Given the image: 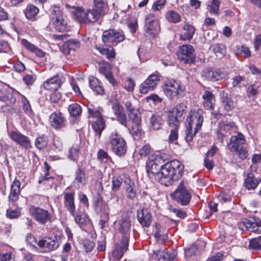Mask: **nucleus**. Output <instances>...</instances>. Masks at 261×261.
<instances>
[{"label":"nucleus","mask_w":261,"mask_h":261,"mask_svg":"<svg viewBox=\"0 0 261 261\" xmlns=\"http://www.w3.org/2000/svg\"><path fill=\"white\" fill-rule=\"evenodd\" d=\"M163 158L159 155L150 156L146 165V171L150 177H154L161 184L171 185L182 176L184 166L178 160H172L162 165Z\"/></svg>","instance_id":"1"},{"label":"nucleus","mask_w":261,"mask_h":261,"mask_svg":"<svg viewBox=\"0 0 261 261\" xmlns=\"http://www.w3.org/2000/svg\"><path fill=\"white\" fill-rule=\"evenodd\" d=\"M166 3V0H158L153 4L152 9L153 11H159L164 7Z\"/></svg>","instance_id":"60"},{"label":"nucleus","mask_w":261,"mask_h":261,"mask_svg":"<svg viewBox=\"0 0 261 261\" xmlns=\"http://www.w3.org/2000/svg\"><path fill=\"white\" fill-rule=\"evenodd\" d=\"M260 182V178H257L253 173H249L244 179V186L248 190H254Z\"/></svg>","instance_id":"24"},{"label":"nucleus","mask_w":261,"mask_h":261,"mask_svg":"<svg viewBox=\"0 0 261 261\" xmlns=\"http://www.w3.org/2000/svg\"><path fill=\"white\" fill-rule=\"evenodd\" d=\"M37 245L40 249V252H47L57 249L60 246V243L57 237H54L53 238H48L39 240Z\"/></svg>","instance_id":"14"},{"label":"nucleus","mask_w":261,"mask_h":261,"mask_svg":"<svg viewBox=\"0 0 261 261\" xmlns=\"http://www.w3.org/2000/svg\"><path fill=\"white\" fill-rule=\"evenodd\" d=\"M92 123V126L95 133V135L99 138L102 130L105 127V123L103 119L97 120H91L89 121Z\"/></svg>","instance_id":"34"},{"label":"nucleus","mask_w":261,"mask_h":261,"mask_svg":"<svg viewBox=\"0 0 261 261\" xmlns=\"http://www.w3.org/2000/svg\"><path fill=\"white\" fill-rule=\"evenodd\" d=\"M112 109L116 116L124 112L123 107L118 102H115L113 104Z\"/></svg>","instance_id":"62"},{"label":"nucleus","mask_w":261,"mask_h":261,"mask_svg":"<svg viewBox=\"0 0 261 261\" xmlns=\"http://www.w3.org/2000/svg\"><path fill=\"white\" fill-rule=\"evenodd\" d=\"M49 123L55 129H60L65 126L66 119L60 112H55L49 116Z\"/></svg>","instance_id":"16"},{"label":"nucleus","mask_w":261,"mask_h":261,"mask_svg":"<svg viewBox=\"0 0 261 261\" xmlns=\"http://www.w3.org/2000/svg\"><path fill=\"white\" fill-rule=\"evenodd\" d=\"M112 188L113 191H117L119 189L123 182V179L120 176H114L112 178Z\"/></svg>","instance_id":"56"},{"label":"nucleus","mask_w":261,"mask_h":261,"mask_svg":"<svg viewBox=\"0 0 261 261\" xmlns=\"http://www.w3.org/2000/svg\"><path fill=\"white\" fill-rule=\"evenodd\" d=\"M20 194V182L15 178L10 186V190L8 196L9 201L16 202L19 199Z\"/></svg>","instance_id":"21"},{"label":"nucleus","mask_w":261,"mask_h":261,"mask_svg":"<svg viewBox=\"0 0 261 261\" xmlns=\"http://www.w3.org/2000/svg\"><path fill=\"white\" fill-rule=\"evenodd\" d=\"M164 122L161 116L153 114L150 118L149 126L153 129L159 130L162 128Z\"/></svg>","instance_id":"36"},{"label":"nucleus","mask_w":261,"mask_h":261,"mask_svg":"<svg viewBox=\"0 0 261 261\" xmlns=\"http://www.w3.org/2000/svg\"><path fill=\"white\" fill-rule=\"evenodd\" d=\"M96 211L100 213V219L99 224L101 228H103L108 222L109 217V210L108 206L105 203L98 201L95 207Z\"/></svg>","instance_id":"18"},{"label":"nucleus","mask_w":261,"mask_h":261,"mask_svg":"<svg viewBox=\"0 0 261 261\" xmlns=\"http://www.w3.org/2000/svg\"><path fill=\"white\" fill-rule=\"evenodd\" d=\"M21 215V208L17 207L15 209L9 208L6 211V217L13 219L18 218Z\"/></svg>","instance_id":"51"},{"label":"nucleus","mask_w":261,"mask_h":261,"mask_svg":"<svg viewBox=\"0 0 261 261\" xmlns=\"http://www.w3.org/2000/svg\"><path fill=\"white\" fill-rule=\"evenodd\" d=\"M65 82V79L60 75H56L45 81L43 87L47 90L56 91Z\"/></svg>","instance_id":"17"},{"label":"nucleus","mask_w":261,"mask_h":261,"mask_svg":"<svg viewBox=\"0 0 261 261\" xmlns=\"http://www.w3.org/2000/svg\"><path fill=\"white\" fill-rule=\"evenodd\" d=\"M250 231L256 234L261 233V219L251 218Z\"/></svg>","instance_id":"47"},{"label":"nucleus","mask_w":261,"mask_h":261,"mask_svg":"<svg viewBox=\"0 0 261 261\" xmlns=\"http://www.w3.org/2000/svg\"><path fill=\"white\" fill-rule=\"evenodd\" d=\"M47 137L45 135L37 138L35 142V146L40 150L45 148L47 146Z\"/></svg>","instance_id":"49"},{"label":"nucleus","mask_w":261,"mask_h":261,"mask_svg":"<svg viewBox=\"0 0 261 261\" xmlns=\"http://www.w3.org/2000/svg\"><path fill=\"white\" fill-rule=\"evenodd\" d=\"M80 42L74 39H70L64 43L61 51L65 55H69L70 51H75L80 47Z\"/></svg>","instance_id":"22"},{"label":"nucleus","mask_w":261,"mask_h":261,"mask_svg":"<svg viewBox=\"0 0 261 261\" xmlns=\"http://www.w3.org/2000/svg\"><path fill=\"white\" fill-rule=\"evenodd\" d=\"M15 92L13 89H0V101L7 102L11 101L14 102L15 98L13 93Z\"/></svg>","instance_id":"38"},{"label":"nucleus","mask_w":261,"mask_h":261,"mask_svg":"<svg viewBox=\"0 0 261 261\" xmlns=\"http://www.w3.org/2000/svg\"><path fill=\"white\" fill-rule=\"evenodd\" d=\"M53 145L54 149L56 151H61L63 148L62 141L59 137L54 138Z\"/></svg>","instance_id":"61"},{"label":"nucleus","mask_w":261,"mask_h":261,"mask_svg":"<svg viewBox=\"0 0 261 261\" xmlns=\"http://www.w3.org/2000/svg\"><path fill=\"white\" fill-rule=\"evenodd\" d=\"M29 212L34 220L40 224L44 225L51 220V214L47 210L41 207L31 206Z\"/></svg>","instance_id":"8"},{"label":"nucleus","mask_w":261,"mask_h":261,"mask_svg":"<svg viewBox=\"0 0 261 261\" xmlns=\"http://www.w3.org/2000/svg\"><path fill=\"white\" fill-rule=\"evenodd\" d=\"M220 0H212L211 4L207 6L208 12L211 15L217 16L219 14Z\"/></svg>","instance_id":"43"},{"label":"nucleus","mask_w":261,"mask_h":261,"mask_svg":"<svg viewBox=\"0 0 261 261\" xmlns=\"http://www.w3.org/2000/svg\"><path fill=\"white\" fill-rule=\"evenodd\" d=\"M128 241H122L121 245L117 246L113 251V256L116 259L119 260L124 253L127 250Z\"/></svg>","instance_id":"35"},{"label":"nucleus","mask_w":261,"mask_h":261,"mask_svg":"<svg viewBox=\"0 0 261 261\" xmlns=\"http://www.w3.org/2000/svg\"><path fill=\"white\" fill-rule=\"evenodd\" d=\"M125 39L124 35L115 30L110 29L105 31L102 35V42L105 43H109L112 45H116L118 43L123 41Z\"/></svg>","instance_id":"12"},{"label":"nucleus","mask_w":261,"mask_h":261,"mask_svg":"<svg viewBox=\"0 0 261 261\" xmlns=\"http://www.w3.org/2000/svg\"><path fill=\"white\" fill-rule=\"evenodd\" d=\"M68 112L70 116L75 118L79 117L81 114L82 109L78 103H73L69 106Z\"/></svg>","instance_id":"46"},{"label":"nucleus","mask_w":261,"mask_h":261,"mask_svg":"<svg viewBox=\"0 0 261 261\" xmlns=\"http://www.w3.org/2000/svg\"><path fill=\"white\" fill-rule=\"evenodd\" d=\"M160 81L159 75L152 74L141 84L140 91L142 94H146L149 91L153 90Z\"/></svg>","instance_id":"15"},{"label":"nucleus","mask_w":261,"mask_h":261,"mask_svg":"<svg viewBox=\"0 0 261 261\" xmlns=\"http://www.w3.org/2000/svg\"><path fill=\"white\" fill-rule=\"evenodd\" d=\"M21 102L25 113L28 115H31L32 113L31 105L27 98L23 95H21Z\"/></svg>","instance_id":"55"},{"label":"nucleus","mask_w":261,"mask_h":261,"mask_svg":"<svg viewBox=\"0 0 261 261\" xmlns=\"http://www.w3.org/2000/svg\"><path fill=\"white\" fill-rule=\"evenodd\" d=\"M162 88L165 95L170 99H173L175 97H182L185 95V87L179 81H167Z\"/></svg>","instance_id":"4"},{"label":"nucleus","mask_w":261,"mask_h":261,"mask_svg":"<svg viewBox=\"0 0 261 261\" xmlns=\"http://www.w3.org/2000/svg\"><path fill=\"white\" fill-rule=\"evenodd\" d=\"M80 150V146L79 144H74L69 149L68 153V158L73 161L77 160Z\"/></svg>","instance_id":"41"},{"label":"nucleus","mask_w":261,"mask_h":261,"mask_svg":"<svg viewBox=\"0 0 261 261\" xmlns=\"http://www.w3.org/2000/svg\"><path fill=\"white\" fill-rule=\"evenodd\" d=\"M249 248L261 250V236L251 239L249 242Z\"/></svg>","instance_id":"52"},{"label":"nucleus","mask_w":261,"mask_h":261,"mask_svg":"<svg viewBox=\"0 0 261 261\" xmlns=\"http://www.w3.org/2000/svg\"><path fill=\"white\" fill-rule=\"evenodd\" d=\"M195 29L190 24H186L182 28V31L180 35V39L183 41L190 40L193 36Z\"/></svg>","instance_id":"30"},{"label":"nucleus","mask_w":261,"mask_h":261,"mask_svg":"<svg viewBox=\"0 0 261 261\" xmlns=\"http://www.w3.org/2000/svg\"><path fill=\"white\" fill-rule=\"evenodd\" d=\"M236 128L234 123L232 122L224 121L221 123V129L226 132H230Z\"/></svg>","instance_id":"58"},{"label":"nucleus","mask_w":261,"mask_h":261,"mask_svg":"<svg viewBox=\"0 0 261 261\" xmlns=\"http://www.w3.org/2000/svg\"><path fill=\"white\" fill-rule=\"evenodd\" d=\"M9 137L22 149L28 150L32 147L31 139L29 137L18 130H10L8 132Z\"/></svg>","instance_id":"10"},{"label":"nucleus","mask_w":261,"mask_h":261,"mask_svg":"<svg viewBox=\"0 0 261 261\" xmlns=\"http://www.w3.org/2000/svg\"><path fill=\"white\" fill-rule=\"evenodd\" d=\"M154 253L156 254V256H163L165 259L168 260H173L177 256V253L175 251H169L165 253H163V251H161L160 250H158L156 251H154Z\"/></svg>","instance_id":"48"},{"label":"nucleus","mask_w":261,"mask_h":261,"mask_svg":"<svg viewBox=\"0 0 261 261\" xmlns=\"http://www.w3.org/2000/svg\"><path fill=\"white\" fill-rule=\"evenodd\" d=\"M251 218L244 219L238 223L239 228L243 231L248 230L250 231Z\"/></svg>","instance_id":"57"},{"label":"nucleus","mask_w":261,"mask_h":261,"mask_svg":"<svg viewBox=\"0 0 261 261\" xmlns=\"http://www.w3.org/2000/svg\"><path fill=\"white\" fill-rule=\"evenodd\" d=\"M125 191L127 196L131 199H133L136 196V191L135 189V185L134 182L130 179L128 180V184L125 187Z\"/></svg>","instance_id":"50"},{"label":"nucleus","mask_w":261,"mask_h":261,"mask_svg":"<svg viewBox=\"0 0 261 261\" xmlns=\"http://www.w3.org/2000/svg\"><path fill=\"white\" fill-rule=\"evenodd\" d=\"M169 126L171 128L170 134L169 136L168 142L169 143H174L178 139V130L179 127V124L176 125H173L168 124Z\"/></svg>","instance_id":"45"},{"label":"nucleus","mask_w":261,"mask_h":261,"mask_svg":"<svg viewBox=\"0 0 261 261\" xmlns=\"http://www.w3.org/2000/svg\"><path fill=\"white\" fill-rule=\"evenodd\" d=\"M202 98L204 108L206 110H213L215 102V96L213 93L211 91L206 90L204 92Z\"/></svg>","instance_id":"28"},{"label":"nucleus","mask_w":261,"mask_h":261,"mask_svg":"<svg viewBox=\"0 0 261 261\" xmlns=\"http://www.w3.org/2000/svg\"><path fill=\"white\" fill-rule=\"evenodd\" d=\"M64 205L65 208L70 214L76 210L74 193L66 192L64 193Z\"/></svg>","instance_id":"25"},{"label":"nucleus","mask_w":261,"mask_h":261,"mask_svg":"<svg viewBox=\"0 0 261 261\" xmlns=\"http://www.w3.org/2000/svg\"><path fill=\"white\" fill-rule=\"evenodd\" d=\"M104 13L103 6L94 5L92 9L85 11L83 8L76 7L74 12L76 19L80 24L94 23L97 21Z\"/></svg>","instance_id":"3"},{"label":"nucleus","mask_w":261,"mask_h":261,"mask_svg":"<svg viewBox=\"0 0 261 261\" xmlns=\"http://www.w3.org/2000/svg\"><path fill=\"white\" fill-rule=\"evenodd\" d=\"M220 96L224 109L226 111H230L234 108V103L232 98L228 95L226 92L224 91H221L220 93Z\"/></svg>","instance_id":"27"},{"label":"nucleus","mask_w":261,"mask_h":261,"mask_svg":"<svg viewBox=\"0 0 261 261\" xmlns=\"http://www.w3.org/2000/svg\"><path fill=\"white\" fill-rule=\"evenodd\" d=\"M150 146L148 145L143 146L139 150V154L142 157L147 156L150 152Z\"/></svg>","instance_id":"64"},{"label":"nucleus","mask_w":261,"mask_h":261,"mask_svg":"<svg viewBox=\"0 0 261 261\" xmlns=\"http://www.w3.org/2000/svg\"><path fill=\"white\" fill-rule=\"evenodd\" d=\"M96 48L101 55L105 56L109 60H113L115 58L116 53L112 46L104 45L103 46H96Z\"/></svg>","instance_id":"31"},{"label":"nucleus","mask_w":261,"mask_h":261,"mask_svg":"<svg viewBox=\"0 0 261 261\" xmlns=\"http://www.w3.org/2000/svg\"><path fill=\"white\" fill-rule=\"evenodd\" d=\"M171 196L177 203L182 205H187L189 204L191 199V194L187 189L185 181L182 180L178 184L176 189Z\"/></svg>","instance_id":"5"},{"label":"nucleus","mask_w":261,"mask_h":261,"mask_svg":"<svg viewBox=\"0 0 261 261\" xmlns=\"http://www.w3.org/2000/svg\"><path fill=\"white\" fill-rule=\"evenodd\" d=\"M166 19L171 23H176L180 21V15L173 10H169L165 14Z\"/></svg>","instance_id":"42"},{"label":"nucleus","mask_w":261,"mask_h":261,"mask_svg":"<svg viewBox=\"0 0 261 261\" xmlns=\"http://www.w3.org/2000/svg\"><path fill=\"white\" fill-rule=\"evenodd\" d=\"M97 158L101 162L107 163L111 160V157L108 155V152L103 149L98 150L97 154Z\"/></svg>","instance_id":"53"},{"label":"nucleus","mask_w":261,"mask_h":261,"mask_svg":"<svg viewBox=\"0 0 261 261\" xmlns=\"http://www.w3.org/2000/svg\"><path fill=\"white\" fill-rule=\"evenodd\" d=\"M145 29L146 33L153 36L160 32L159 21L154 14L150 13L146 16Z\"/></svg>","instance_id":"13"},{"label":"nucleus","mask_w":261,"mask_h":261,"mask_svg":"<svg viewBox=\"0 0 261 261\" xmlns=\"http://www.w3.org/2000/svg\"><path fill=\"white\" fill-rule=\"evenodd\" d=\"M137 219L143 227H148L152 222L151 214L147 209L142 208L138 212Z\"/></svg>","instance_id":"20"},{"label":"nucleus","mask_w":261,"mask_h":261,"mask_svg":"<svg viewBox=\"0 0 261 261\" xmlns=\"http://www.w3.org/2000/svg\"><path fill=\"white\" fill-rule=\"evenodd\" d=\"M212 50L219 58L225 56L226 53L225 45L223 43H217L212 46Z\"/></svg>","instance_id":"40"},{"label":"nucleus","mask_w":261,"mask_h":261,"mask_svg":"<svg viewBox=\"0 0 261 261\" xmlns=\"http://www.w3.org/2000/svg\"><path fill=\"white\" fill-rule=\"evenodd\" d=\"M178 59L186 64H191L195 59L194 49L190 44H184L179 47L177 53Z\"/></svg>","instance_id":"11"},{"label":"nucleus","mask_w":261,"mask_h":261,"mask_svg":"<svg viewBox=\"0 0 261 261\" xmlns=\"http://www.w3.org/2000/svg\"><path fill=\"white\" fill-rule=\"evenodd\" d=\"M128 116L136 124H139L141 122V115L138 109H136L131 112L128 113Z\"/></svg>","instance_id":"54"},{"label":"nucleus","mask_w":261,"mask_h":261,"mask_svg":"<svg viewBox=\"0 0 261 261\" xmlns=\"http://www.w3.org/2000/svg\"><path fill=\"white\" fill-rule=\"evenodd\" d=\"M36 79V77L34 74H27L23 78L24 82L27 85H32Z\"/></svg>","instance_id":"63"},{"label":"nucleus","mask_w":261,"mask_h":261,"mask_svg":"<svg viewBox=\"0 0 261 261\" xmlns=\"http://www.w3.org/2000/svg\"><path fill=\"white\" fill-rule=\"evenodd\" d=\"M186 108V106L184 103H178L174 107L169 111L167 123L173 126H177V124H180Z\"/></svg>","instance_id":"9"},{"label":"nucleus","mask_w":261,"mask_h":261,"mask_svg":"<svg viewBox=\"0 0 261 261\" xmlns=\"http://www.w3.org/2000/svg\"><path fill=\"white\" fill-rule=\"evenodd\" d=\"M89 83L90 88L96 94L102 95L104 89L100 85V81L96 77L91 76L89 79Z\"/></svg>","instance_id":"33"},{"label":"nucleus","mask_w":261,"mask_h":261,"mask_svg":"<svg viewBox=\"0 0 261 261\" xmlns=\"http://www.w3.org/2000/svg\"><path fill=\"white\" fill-rule=\"evenodd\" d=\"M186 140L191 142L193 137L201 129L203 117L200 109L190 111L187 117Z\"/></svg>","instance_id":"2"},{"label":"nucleus","mask_w":261,"mask_h":261,"mask_svg":"<svg viewBox=\"0 0 261 261\" xmlns=\"http://www.w3.org/2000/svg\"><path fill=\"white\" fill-rule=\"evenodd\" d=\"M50 18L55 29L60 32L68 30L67 23L63 18V13L60 8L54 6L51 10Z\"/></svg>","instance_id":"6"},{"label":"nucleus","mask_w":261,"mask_h":261,"mask_svg":"<svg viewBox=\"0 0 261 261\" xmlns=\"http://www.w3.org/2000/svg\"><path fill=\"white\" fill-rule=\"evenodd\" d=\"M70 215L73 217L74 221L79 225H86L89 222V218L88 215L80 208L75 210Z\"/></svg>","instance_id":"26"},{"label":"nucleus","mask_w":261,"mask_h":261,"mask_svg":"<svg viewBox=\"0 0 261 261\" xmlns=\"http://www.w3.org/2000/svg\"><path fill=\"white\" fill-rule=\"evenodd\" d=\"M204 76L207 80L217 81L225 79L226 74L220 69H206L204 71Z\"/></svg>","instance_id":"23"},{"label":"nucleus","mask_w":261,"mask_h":261,"mask_svg":"<svg viewBox=\"0 0 261 261\" xmlns=\"http://www.w3.org/2000/svg\"><path fill=\"white\" fill-rule=\"evenodd\" d=\"M245 143L246 140L244 135L242 133H239L237 135L232 136L230 137L228 148L230 151L233 152L237 151Z\"/></svg>","instance_id":"19"},{"label":"nucleus","mask_w":261,"mask_h":261,"mask_svg":"<svg viewBox=\"0 0 261 261\" xmlns=\"http://www.w3.org/2000/svg\"><path fill=\"white\" fill-rule=\"evenodd\" d=\"M99 71L105 76L111 73L110 65L108 64H101L99 66Z\"/></svg>","instance_id":"59"},{"label":"nucleus","mask_w":261,"mask_h":261,"mask_svg":"<svg viewBox=\"0 0 261 261\" xmlns=\"http://www.w3.org/2000/svg\"><path fill=\"white\" fill-rule=\"evenodd\" d=\"M86 182L85 173L84 170L79 168L75 173L73 185L77 189L82 188Z\"/></svg>","instance_id":"29"},{"label":"nucleus","mask_w":261,"mask_h":261,"mask_svg":"<svg viewBox=\"0 0 261 261\" xmlns=\"http://www.w3.org/2000/svg\"><path fill=\"white\" fill-rule=\"evenodd\" d=\"M110 143L112 151L117 155H124L127 150L125 141L117 133H112L110 136Z\"/></svg>","instance_id":"7"},{"label":"nucleus","mask_w":261,"mask_h":261,"mask_svg":"<svg viewBox=\"0 0 261 261\" xmlns=\"http://www.w3.org/2000/svg\"><path fill=\"white\" fill-rule=\"evenodd\" d=\"M101 109L99 108H88V116L89 121L91 120H97L103 119L101 115Z\"/></svg>","instance_id":"39"},{"label":"nucleus","mask_w":261,"mask_h":261,"mask_svg":"<svg viewBox=\"0 0 261 261\" xmlns=\"http://www.w3.org/2000/svg\"><path fill=\"white\" fill-rule=\"evenodd\" d=\"M130 222L128 220H123L120 223L118 230L123 234L122 240L127 241V234L129 233L130 228Z\"/></svg>","instance_id":"37"},{"label":"nucleus","mask_w":261,"mask_h":261,"mask_svg":"<svg viewBox=\"0 0 261 261\" xmlns=\"http://www.w3.org/2000/svg\"><path fill=\"white\" fill-rule=\"evenodd\" d=\"M39 12V9L32 4H29L24 10V13L28 19L33 18Z\"/></svg>","instance_id":"44"},{"label":"nucleus","mask_w":261,"mask_h":261,"mask_svg":"<svg viewBox=\"0 0 261 261\" xmlns=\"http://www.w3.org/2000/svg\"><path fill=\"white\" fill-rule=\"evenodd\" d=\"M21 42L26 49L35 53L38 57L42 58L45 56V52L29 42L27 40L23 39L21 40Z\"/></svg>","instance_id":"32"}]
</instances>
